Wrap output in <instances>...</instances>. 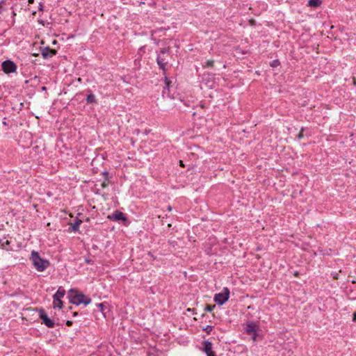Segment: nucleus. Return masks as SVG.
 Instances as JSON below:
<instances>
[{
  "label": "nucleus",
  "instance_id": "obj_35",
  "mask_svg": "<svg viewBox=\"0 0 356 356\" xmlns=\"http://www.w3.org/2000/svg\"><path fill=\"white\" fill-rule=\"evenodd\" d=\"M43 90H46V88L45 87H42V88Z\"/></svg>",
  "mask_w": 356,
  "mask_h": 356
},
{
  "label": "nucleus",
  "instance_id": "obj_4",
  "mask_svg": "<svg viewBox=\"0 0 356 356\" xmlns=\"http://www.w3.org/2000/svg\"><path fill=\"white\" fill-rule=\"evenodd\" d=\"M36 311L38 312L39 317L42 321V323L44 324L49 328L54 327V321L48 317L46 312L43 308H37Z\"/></svg>",
  "mask_w": 356,
  "mask_h": 356
},
{
  "label": "nucleus",
  "instance_id": "obj_30",
  "mask_svg": "<svg viewBox=\"0 0 356 356\" xmlns=\"http://www.w3.org/2000/svg\"><path fill=\"white\" fill-rule=\"evenodd\" d=\"M167 209H168V211H171L172 210V207L171 206H168Z\"/></svg>",
  "mask_w": 356,
  "mask_h": 356
},
{
  "label": "nucleus",
  "instance_id": "obj_21",
  "mask_svg": "<svg viewBox=\"0 0 356 356\" xmlns=\"http://www.w3.org/2000/svg\"><path fill=\"white\" fill-rule=\"evenodd\" d=\"M165 84H166V86L168 88L169 85H170V81H168L167 77H165Z\"/></svg>",
  "mask_w": 356,
  "mask_h": 356
},
{
  "label": "nucleus",
  "instance_id": "obj_8",
  "mask_svg": "<svg viewBox=\"0 0 356 356\" xmlns=\"http://www.w3.org/2000/svg\"><path fill=\"white\" fill-rule=\"evenodd\" d=\"M156 62H157V64L159 65V67L161 70H163V72H165V65L168 63V61L166 60L165 58L163 56L159 54L156 58Z\"/></svg>",
  "mask_w": 356,
  "mask_h": 356
},
{
  "label": "nucleus",
  "instance_id": "obj_6",
  "mask_svg": "<svg viewBox=\"0 0 356 356\" xmlns=\"http://www.w3.org/2000/svg\"><path fill=\"white\" fill-rule=\"evenodd\" d=\"M108 218H109L111 220L115 222H125L127 221V218L126 215L120 211H115L111 215H109L108 216Z\"/></svg>",
  "mask_w": 356,
  "mask_h": 356
},
{
  "label": "nucleus",
  "instance_id": "obj_7",
  "mask_svg": "<svg viewBox=\"0 0 356 356\" xmlns=\"http://www.w3.org/2000/svg\"><path fill=\"white\" fill-rule=\"evenodd\" d=\"M56 53V50L49 47H44L41 50V54L44 59L51 58Z\"/></svg>",
  "mask_w": 356,
  "mask_h": 356
},
{
  "label": "nucleus",
  "instance_id": "obj_2",
  "mask_svg": "<svg viewBox=\"0 0 356 356\" xmlns=\"http://www.w3.org/2000/svg\"><path fill=\"white\" fill-rule=\"evenodd\" d=\"M229 297V290L228 289V288L225 287L223 288L222 292L215 294L213 299L214 301L219 305H222L228 300Z\"/></svg>",
  "mask_w": 356,
  "mask_h": 356
},
{
  "label": "nucleus",
  "instance_id": "obj_19",
  "mask_svg": "<svg viewBox=\"0 0 356 356\" xmlns=\"http://www.w3.org/2000/svg\"><path fill=\"white\" fill-rule=\"evenodd\" d=\"M168 51V50L165 48H163L161 50V52L159 54L162 55L164 56V54H166L167 52Z\"/></svg>",
  "mask_w": 356,
  "mask_h": 356
},
{
  "label": "nucleus",
  "instance_id": "obj_14",
  "mask_svg": "<svg viewBox=\"0 0 356 356\" xmlns=\"http://www.w3.org/2000/svg\"><path fill=\"white\" fill-rule=\"evenodd\" d=\"M96 102V97L95 95L90 93L86 97V103L87 104H95Z\"/></svg>",
  "mask_w": 356,
  "mask_h": 356
},
{
  "label": "nucleus",
  "instance_id": "obj_33",
  "mask_svg": "<svg viewBox=\"0 0 356 356\" xmlns=\"http://www.w3.org/2000/svg\"><path fill=\"white\" fill-rule=\"evenodd\" d=\"M86 261L87 263H90V260L86 259Z\"/></svg>",
  "mask_w": 356,
  "mask_h": 356
},
{
  "label": "nucleus",
  "instance_id": "obj_29",
  "mask_svg": "<svg viewBox=\"0 0 356 356\" xmlns=\"http://www.w3.org/2000/svg\"><path fill=\"white\" fill-rule=\"evenodd\" d=\"M179 163H180V165H181V167H184V164L183 163V161H181V160H180V161H179Z\"/></svg>",
  "mask_w": 356,
  "mask_h": 356
},
{
  "label": "nucleus",
  "instance_id": "obj_32",
  "mask_svg": "<svg viewBox=\"0 0 356 356\" xmlns=\"http://www.w3.org/2000/svg\"><path fill=\"white\" fill-rule=\"evenodd\" d=\"M73 316H77V313H76V312H74V313H73Z\"/></svg>",
  "mask_w": 356,
  "mask_h": 356
},
{
  "label": "nucleus",
  "instance_id": "obj_13",
  "mask_svg": "<svg viewBox=\"0 0 356 356\" xmlns=\"http://www.w3.org/2000/svg\"><path fill=\"white\" fill-rule=\"evenodd\" d=\"M53 305L54 308L61 309L63 307V302L61 301V298H53Z\"/></svg>",
  "mask_w": 356,
  "mask_h": 356
},
{
  "label": "nucleus",
  "instance_id": "obj_18",
  "mask_svg": "<svg viewBox=\"0 0 356 356\" xmlns=\"http://www.w3.org/2000/svg\"><path fill=\"white\" fill-rule=\"evenodd\" d=\"M213 330V326L211 325H207V327L204 329V331H206L207 333H209Z\"/></svg>",
  "mask_w": 356,
  "mask_h": 356
},
{
  "label": "nucleus",
  "instance_id": "obj_5",
  "mask_svg": "<svg viewBox=\"0 0 356 356\" xmlns=\"http://www.w3.org/2000/svg\"><path fill=\"white\" fill-rule=\"evenodd\" d=\"M3 71L6 73L15 72L17 70V65L14 62L10 60L3 61L1 64Z\"/></svg>",
  "mask_w": 356,
  "mask_h": 356
},
{
  "label": "nucleus",
  "instance_id": "obj_16",
  "mask_svg": "<svg viewBox=\"0 0 356 356\" xmlns=\"http://www.w3.org/2000/svg\"><path fill=\"white\" fill-rule=\"evenodd\" d=\"M214 61L213 60H208L205 63V64L203 65L204 67H213V66Z\"/></svg>",
  "mask_w": 356,
  "mask_h": 356
},
{
  "label": "nucleus",
  "instance_id": "obj_22",
  "mask_svg": "<svg viewBox=\"0 0 356 356\" xmlns=\"http://www.w3.org/2000/svg\"><path fill=\"white\" fill-rule=\"evenodd\" d=\"M353 321L356 322V312L353 314Z\"/></svg>",
  "mask_w": 356,
  "mask_h": 356
},
{
  "label": "nucleus",
  "instance_id": "obj_23",
  "mask_svg": "<svg viewBox=\"0 0 356 356\" xmlns=\"http://www.w3.org/2000/svg\"><path fill=\"white\" fill-rule=\"evenodd\" d=\"M67 325V326H71L72 325V321H67V323H66Z\"/></svg>",
  "mask_w": 356,
  "mask_h": 356
},
{
  "label": "nucleus",
  "instance_id": "obj_12",
  "mask_svg": "<svg viewBox=\"0 0 356 356\" xmlns=\"http://www.w3.org/2000/svg\"><path fill=\"white\" fill-rule=\"evenodd\" d=\"M322 3L321 0H309L307 5L310 7H319Z\"/></svg>",
  "mask_w": 356,
  "mask_h": 356
},
{
  "label": "nucleus",
  "instance_id": "obj_1",
  "mask_svg": "<svg viewBox=\"0 0 356 356\" xmlns=\"http://www.w3.org/2000/svg\"><path fill=\"white\" fill-rule=\"evenodd\" d=\"M31 260L38 272H43L50 264L47 259H42L39 253L35 250L31 252Z\"/></svg>",
  "mask_w": 356,
  "mask_h": 356
},
{
  "label": "nucleus",
  "instance_id": "obj_9",
  "mask_svg": "<svg viewBox=\"0 0 356 356\" xmlns=\"http://www.w3.org/2000/svg\"><path fill=\"white\" fill-rule=\"evenodd\" d=\"M203 350L205 352L207 355L208 354L213 353L212 350V343L209 341H204L203 343Z\"/></svg>",
  "mask_w": 356,
  "mask_h": 356
},
{
  "label": "nucleus",
  "instance_id": "obj_10",
  "mask_svg": "<svg viewBox=\"0 0 356 356\" xmlns=\"http://www.w3.org/2000/svg\"><path fill=\"white\" fill-rule=\"evenodd\" d=\"M245 331L248 334H255L256 329H255V325L253 323H248L246 325Z\"/></svg>",
  "mask_w": 356,
  "mask_h": 356
},
{
  "label": "nucleus",
  "instance_id": "obj_34",
  "mask_svg": "<svg viewBox=\"0 0 356 356\" xmlns=\"http://www.w3.org/2000/svg\"><path fill=\"white\" fill-rule=\"evenodd\" d=\"M74 291L72 289H70V293H72Z\"/></svg>",
  "mask_w": 356,
  "mask_h": 356
},
{
  "label": "nucleus",
  "instance_id": "obj_17",
  "mask_svg": "<svg viewBox=\"0 0 356 356\" xmlns=\"http://www.w3.org/2000/svg\"><path fill=\"white\" fill-rule=\"evenodd\" d=\"M216 305H207L205 307V311L211 312L215 308Z\"/></svg>",
  "mask_w": 356,
  "mask_h": 356
},
{
  "label": "nucleus",
  "instance_id": "obj_28",
  "mask_svg": "<svg viewBox=\"0 0 356 356\" xmlns=\"http://www.w3.org/2000/svg\"><path fill=\"white\" fill-rule=\"evenodd\" d=\"M303 135L302 134V132H300L299 134H298V138L300 139L301 138H302Z\"/></svg>",
  "mask_w": 356,
  "mask_h": 356
},
{
  "label": "nucleus",
  "instance_id": "obj_26",
  "mask_svg": "<svg viewBox=\"0 0 356 356\" xmlns=\"http://www.w3.org/2000/svg\"><path fill=\"white\" fill-rule=\"evenodd\" d=\"M39 10H43V5L42 3H40Z\"/></svg>",
  "mask_w": 356,
  "mask_h": 356
},
{
  "label": "nucleus",
  "instance_id": "obj_11",
  "mask_svg": "<svg viewBox=\"0 0 356 356\" xmlns=\"http://www.w3.org/2000/svg\"><path fill=\"white\" fill-rule=\"evenodd\" d=\"M65 294V289L60 286L57 290L56 293L53 296V298H62Z\"/></svg>",
  "mask_w": 356,
  "mask_h": 356
},
{
  "label": "nucleus",
  "instance_id": "obj_24",
  "mask_svg": "<svg viewBox=\"0 0 356 356\" xmlns=\"http://www.w3.org/2000/svg\"><path fill=\"white\" fill-rule=\"evenodd\" d=\"M252 339L254 341H255L256 340V337H257V332H255V334H252Z\"/></svg>",
  "mask_w": 356,
  "mask_h": 356
},
{
  "label": "nucleus",
  "instance_id": "obj_20",
  "mask_svg": "<svg viewBox=\"0 0 356 356\" xmlns=\"http://www.w3.org/2000/svg\"><path fill=\"white\" fill-rule=\"evenodd\" d=\"M97 307L99 308V309L101 311V312H103L104 310V305L103 303H99L97 305Z\"/></svg>",
  "mask_w": 356,
  "mask_h": 356
},
{
  "label": "nucleus",
  "instance_id": "obj_3",
  "mask_svg": "<svg viewBox=\"0 0 356 356\" xmlns=\"http://www.w3.org/2000/svg\"><path fill=\"white\" fill-rule=\"evenodd\" d=\"M70 302L76 305H79L81 304L88 305L91 302V299L86 297L85 295L80 293L72 296L70 298Z\"/></svg>",
  "mask_w": 356,
  "mask_h": 356
},
{
  "label": "nucleus",
  "instance_id": "obj_25",
  "mask_svg": "<svg viewBox=\"0 0 356 356\" xmlns=\"http://www.w3.org/2000/svg\"><path fill=\"white\" fill-rule=\"evenodd\" d=\"M277 63H278V61L277 60H274L273 61V64L272 65L273 67H275L277 66Z\"/></svg>",
  "mask_w": 356,
  "mask_h": 356
},
{
  "label": "nucleus",
  "instance_id": "obj_15",
  "mask_svg": "<svg viewBox=\"0 0 356 356\" xmlns=\"http://www.w3.org/2000/svg\"><path fill=\"white\" fill-rule=\"evenodd\" d=\"M82 221L81 220H77L74 222V223L72 225V230L73 232H77L79 231L80 225L81 224Z\"/></svg>",
  "mask_w": 356,
  "mask_h": 356
},
{
  "label": "nucleus",
  "instance_id": "obj_31",
  "mask_svg": "<svg viewBox=\"0 0 356 356\" xmlns=\"http://www.w3.org/2000/svg\"><path fill=\"white\" fill-rule=\"evenodd\" d=\"M28 2L29 4L33 3L34 2V0H28Z\"/></svg>",
  "mask_w": 356,
  "mask_h": 356
},
{
  "label": "nucleus",
  "instance_id": "obj_27",
  "mask_svg": "<svg viewBox=\"0 0 356 356\" xmlns=\"http://www.w3.org/2000/svg\"><path fill=\"white\" fill-rule=\"evenodd\" d=\"M207 356H216L215 353H210V354H208Z\"/></svg>",
  "mask_w": 356,
  "mask_h": 356
}]
</instances>
